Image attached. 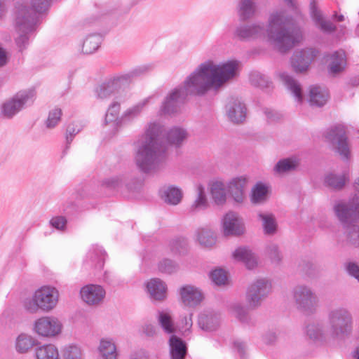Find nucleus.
<instances>
[{
    "instance_id": "7",
    "label": "nucleus",
    "mask_w": 359,
    "mask_h": 359,
    "mask_svg": "<svg viewBox=\"0 0 359 359\" xmlns=\"http://www.w3.org/2000/svg\"><path fill=\"white\" fill-rule=\"evenodd\" d=\"M327 327L331 336L343 334L352 323V315L346 308L339 306L330 309L327 315Z\"/></svg>"
},
{
    "instance_id": "3",
    "label": "nucleus",
    "mask_w": 359,
    "mask_h": 359,
    "mask_svg": "<svg viewBox=\"0 0 359 359\" xmlns=\"http://www.w3.org/2000/svg\"><path fill=\"white\" fill-rule=\"evenodd\" d=\"M161 128L151 123L145 133L135 143L134 161L138 170L145 174L158 171L165 161V147L161 140Z\"/></svg>"
},
{
    "instance_id": "12",
    "label": "nucleus",
    "mask_w": 359,
    "mask_h": 359,
    "mask_svg": "<svg viewBox=\"0 0 359 359\" xmlns=\"http://www.w3.org/2000/svg\"><path fill=\"white\" fill-rule=\"evenodd\" d=\"M62 323L54 316H44L37 319L34 325V330L41 337H53L62 332Z\"/></svg>"
},
{
    "instance_id": "50",
    "label": "nucleus",
    "mask_w": 359,
    "mask_h": 359,
    "mask_svg": "<svg viewBox=\"0 0 359 359\" xmlns=\"http://www.w3.org/2000/svg\"><path fill=\"white\" fill-rule=\"evenodd\" d=\"M266 255L274 264H280L283 258L279 246L276 243H270L266 247Z\"/></svg>"
},
{
    "instance_id": "27",
    "label": "nucleus",
    "mask_w": 359,
    "mask_h": 359,
    "mask_svg": "<svg viewBox=\"0 0 359 359\" xmlns=\"http://www.w3.org/2000/svg\"><path fill=\"white\" fill-rule=\"evenodd\" d=\"M279 77L283 84L293 95L296 100L301 103L303 100V94L299 83L285 72L280 73Z\"/></svg>"
},
{
    "instance_id": "31",
    "label": "nucleus",
    "mask_w": 359,
    "mask_h": 359,
    "mask_svg": "<svg viewBox=\"0 0 359 359\" xmlns=\"http://www.w3.org/2000/svg\"><path fill=\"white\" fill-rule=\"evenodd\" d=\"M196 237L198 243L205 248H210L216 243V235L208 227L198 228L196 231Z\"/></svg>"
},
{
    "instance_id": "11",
    "label": "nucleus",
    "mask_w": 359,
    "mask_h": 359,
    "mask_svg": "<svg viewBox=\"0 0 359 359\" xmlns=\"http://www.w3.org/2000/svg\"><path fill=\"white\" fill-rule=\"evenodd\" d=\"M357 192L348 203H340L334 207L335 212L340 221L344 223L355 220L359 218V177L354 183Z\"/></svg>"
},
{
    "instance_id": "60",
    "label": "nucleus",
    "mask_w": 359,
    "mask_h": 359,
    "mask_svg": "<svg viewBox=\"0 0 359 359\" xmlns=\"http://www.w3.org/2000/svg\"><path fill=\"white\" fill-rule=\"evenodd\" d=\"M348 274L353 276L359 282V266L355 262H348L346 265Z\"/></svg>"
},
{
    "instance_id": "54",
    "label": "nucleus",
    "mask_w": 359,
    "mask_h": 359,
    "mask_svg": "<svg viewBox=\"0 0 359 359\" xmlns=\"http://www.w3.org/2000/svg\"><path fill=\"white\" fill-rule=\"evenodd\" d=\"M210 278L217 285H224L227 283L226 272L222 269L212 271L210 273Z\"/></svg>"
},
{
    "instance_id": "8",
    "label": "nucleus",
    "mask_w": 359,
    "mask_h": 359,
    "mask_svg": "<svg viewBox=\"0 0 359 359\" xmlns=\"http://www.w3.org/2000/svg\"><path fill=\"white\" fill-rule=\"evenodd\" d=\"M271 283L265 278H259L247 288L245 302L249 309H256L271 292Z\"/></svg>"
},
{
    "instance_id": "40",
    "label": "nucleus",
    "mask_w": 359,
    "mask_h": 359,
    "mask_svg": "<svg viewBox=\"0 0 359 359\" xmlns=\"http://www.w3.org/2000/svg\"><path fill=\"white\" fill-rule=\"evenodd\" d=\"M36 359H60L59 352L53 344L43 345L35 349Z\"/></svg>"
},
{
    "instance_id": "45",
    "label": "nucleus",
    "mask_w": 359,
    "mask_h": 359,
    "mask_svg": "<svg viewBox=\"0 0 359 359\" xmlns=\"http://www.w3.org/2000/svg\"><path fill=\"white\" fill-rule=\"evenodd\" d=\"M357 219H356L355 221ZM340 222L342 223L341 221H340ZM353 222H355V220L348 222L346 223L343 222V224L344 225L347 226V231H346L347 242L353 246L358 247L359 246V226L355 224L349 225Z\"/></svg>"
},
{
    "instance_id": "10",
    "label": "nucleus",
    "mask_w": 359,
    "mask_h": 359,
    "mask_svg": "<svg viewBox=\"0 0 359 359\" xmlns=\"http://www.w3.org/2000/svg\"><path fill=\"white\" fill-rule=\"evenodd\" d=\"M34 90H28L17 93L12 99L6 101L2 105V113L6 118H11L19 112L24 106L34 102Z\"/></svg>"
},
{
    "instance_id": "47",
    "label": "nucleus",
    "mask_w": 359,
    "mask_h": 359,
    "mask_svg": "<svg viewBox=\"0 0 359 359\" xmlns=\"http://www.w3.org/2000/svg\"><path fill=\"white\" fill-rule=\"evenodd\" d=\"M232 314L243 323H248L250 320L248 309L241 303H233L230 306Z\"/></svg>"
},
{
    "instance_id": "53",
    "label": "nucleus",
    "mask_w": 359,
    "mask_h": 359,
    "mask_svg": "<svg viewBox=\"0 0 359 359\" xmlns=\"http://www.w3.org/2000/svg\"><path fill=\"white\" fill-rule=\"evenodd\" d=\"M158 270L165 273L171 274L177 271L179 266L172 260L164 259L158 263Z\"/></svg>"
},
{
    "instance_id": "38",
    "label": "nucleus",
    "mask_w": 359,
    "mask_h": 359,
    "mask_svg": "<svg viewBox=\"0 0 359 359\" xmlns=\"http://www.w3.org/2000/svg\"><path fill=\"white\" fill-rule=\"evenodd\" d=\"M348 180V173H344L342 175L329 173L325 176L324 182L325 184L330 188L341 189L344 187Z\"/></svg>"
},
{
    "instance_id": "42",
    "label": "nucleus",
    "mask_w": 359,
    "mask_h": 359,
    "mask_svg": "<svg viewBox=\"0 0 359 359\" xmlns=\"http://www.w3.org/2000/svg\"><path fill=\"white\" fill-rule=\"evenodd\" d=\"M102 42V36L97 34L88 36L82 45V52L91 54L97 50Z\"/></svg>"
},
{
    "instance_id": "2",
    "label": "nucleus",
    "mask_w": 359,
    "mask_h": 359,
    "mask_svg": "<svg viewBox=\"0 0 359 359\" xmlns=\"http://www.w3.org/2000/svg\"><path fill=\"white\" fill-rule=\"evenodd\" d=\"M234 36L246 41L266 39L280 52L291 49L304 38L302 30L294 25L292 19L282 11L269 15L267 28L261 22L243 24L236 27Z\"/></svg>"
},
{
    "instance_id": "5",
    "label": "nucleus",
    "mask_w": 359,
    "mask_h": 359,
    "mask_svg": "<svg viewBox=\"0 0 359 359\" xmlns=\"http://www.w3.org/2000/svg\"><path fill=\"white\" fill-rule=\"evenodd\" d=\"M296 308L306 315H312L318 309L319 299L313 289L305 284L294 286L291 292Z\"/></svg>"
},
{
    "instance_id": "51",
    "label": "nucleus",
    "mask_w": 359,
    "mask_h": 359,
    "mask_svg": "<svg viewBox=\"0 0 359 359\" xmlns=\"http://www.w3.org/2000/svg\"><path fill=\"white\" fill-rule=\"evenodd\" d=\"M64 359H82L83 353L81 348L76 345H68L62 349Z\"/></svg>"
},
{
    "instance_id": "19",
    "label": "nucleus",
    "mask_w": 359,
    "mask_h": 359,
    "mask_svg": "<svg viewBox=\"0 0 359 359\" xmlns=\"http://www.w3.org/2000/svg\"><path fill=\"white\" fill-rule=\"evenodd\" d=\"M226 114L231 121L242 123L246 117L245 104L238 98H231L226 106Z\"/></svg>"
},
{
    "instance_id": "49",
    "label": "nucleus",
    "mask_w": 359,
    "mask_h": 359,
    "mask_svg": "<svg viewBox=\"0 0 359 359\" xmlns=\"http://www.w3.org/2000/svg\"><path fill=\"white\" fill-rule=\"evenodd\" d=\"M249 79L250 83L256 87L264 88L269 87L270 84L269 78L259 72H251Z\"/></svg>"
},
{
    "instance_id": "17",
    "label": "nucleus",
    "mask_w": 359,
    "mask_h": 359,
    "mask_svg": "<svg viewBox=\"0 0 359 359\" xmlns=\"http://www.w3.org/2000/svg\"><path fill=\"white\" fill-rule=\"evenodd\" d=\"M105 290L99 285L90 284L80 290L81 299L88 305L93 306L101 303L105 297Z\"/></svg>"
},
{
    "instance_id": "39",
    "label": "nucleus",
    "mask_w": 359,
    "mask_h": 359,
    "mask_svg": "<svg viewBox=\"0 0 359 359\" xmlns=\"http://www.w3.org/2000/svg\"><path fill=\"white\" fill-rule=\"evenodd\" d=\"M196 198L189 208L191 212H197L203 210L208 206L204 187L202 185H198L196 188Z\"/></svg>"
},
{
    "instance_id": "41",
    "label": "nucleus",
    "mask_w": 359,
    "mask_h": 359,
    "mask_svg": "<svg viewBox=\"0 0 359 359\" xmlns=\"http://www.w3.org/2000/svg\"><path fill=\"white\" fill-rule=\"evenodd\" d=\"M268 187L262 182H257L251 191V201L255 204L265 202L267 199Z\"/></svg>"
},
{
    "instance_id": "9",
    "label": "nucleus",
    "mask_w": 359,
    "mask_h": 359,
    "mask_svg": "<svg viewBox=\"0 0 359 359\" xmlns=\"http://www.w3.org/2000/svg\"><path fill=\"white\" fill-rule=\"evenodd\" d=\"M324 136L326 141L332 145L333 149L341 159L348 160L349 158L350 149L344 128L342 126H337L329 128Z\"/></svg>"
},
{
    "instance_id": "57",
    "label": "nucleus",
    "mask_w": 359,
    "mask_h": 359,
    "mask_svg": "<svg viewBox=\"0 0 359 359\" xmlns=\"http://www.w3.org/2000/svg\"><path fill=\"white\" fill-rule=\"evenodd\" d=\"M125 182V177L122 175L114 176L103 181V185L109 189H116L121 187Z\"/></svg>"
},
{
    "instance_id": "25",
    "label": "nucleus",
    "mask_w": 359,
    "mask_h": 359,
    "mask_svg": "<svg viewBox=\"0 0 359 359\" xmlns=\"http://www.w3.org/2000/svg\"><path fill=\"white\" fill-rule=\"evenodd\" d=\"M247 178L239 177L233 179L229 185V191L236 203H241L245 199L244 188L247 184Z\"/></svg>"
},
{
    "instance_id": "23",
    "label": "nucleus",
    "mask_w": 359,
    "mask_h": 359,
    "mask_svg": "<svg viewBox=\"0 0 359 359\" xmlns=\"http://www.w3.org/2000/svg\"><path fill=\"white\" fill-rule=\"evenodd\" d=\"M170 354L171 359H184L187 353L185 342L180 337L172 335L169 339Z\"/></svg>"
},
{
    "instance_id": "15",
    "label": "nucleus",
    "mask_w": 359,
    "mask_h": 359,
    "mask_svg": "<svg viewBox=\"0 0 359 359\" xmlns=\"http://www.w3.org/2000/svg\"><path fill=\"white\" fill-rule=\"evenodd\" d=\"M222 230L225 236H240L245 231L243 222L236 213L229 212L222 219Z\"/></svg>"
},
{
    "instance_id": "37",
    "label": "nucleus",
    "mask_w": 359,
    "mask_h": 359,
    "mask_svg": "<svg viewBox=\"0 0 359 359\" xmlns=\"http://www.w3.org/2000/svg\"><path fill=\"white\" fill-rule=\"evenodd\" d=\"M330 72L332 74L341 72L345 66V53L342 50L335 51L330 55Z\"/></svg>"
},
{
    "instance_id": "35",
    "label": "nucleus",
    "mask_w": 359,
    "mask_h": 359,
    "mask_svg": "<svg viewBox=\"0 0 359 359\" xmlns=\"http://www.w3.org/2000/svg\"><path fill=\"white\" fill-rule=\"evenodd\" d=\"M121 103L118 101H113L109 106L104 121L106 124L113 123L115 126L122 124L121 123Z\"/></svg>"
},
{
    "instance_id": "6",
    "label": "nucleus",
    "mask_w": 359,
    "mask_h": 359,
    "mask_svg": "<svg viewBox=\"0 0 359 359\" xmlns=\"http://www.w3.org/2000/svg\"><path fill=\"white\" fill-rule=\"evenodd\" d=\"M36 22L33 13H29L26 7L21 6L16 11L15 26L19 36L15 42L20 51L27 46V34L34 30Z\"/></svg>"
},
{
    "instance_id": "16",
    "label": "nucleus",
    "mask_w": 359,
    "mask_h": 359,
    "mask_svg": "<svg viewBox=\"0 0 359 359\" xmlns=\"http://www.w3.org/2000/svg\"><path fill=\"white\" fill-rule=\"evenodd\" d=\"M310 15L317 28L324 33H332L336 31V26L330 20H326L318 6L316 0H311Z\"/></svg>"
},
{
    "instance_id": "22",
    "label": "nucleus",
    "mask_w": 359,
    "mask_h": 359,
    "mask_svg": "<svg viewBox=\"0 0 359 359\" xmlns=\"http://www.w3.org/2000/svg\"><path fill=\"white\" fill-rule=\"evenodd\" d=\"M97 350L103 359H117L118 358L116 346L111 338L100 339Z\"/></svg>"
},
{
    "instance_id": "13",
    "label": "nucleus",
    "mask_w": 359,
    "mask_h": 359,
    "mask_svg": "<svg viewBox=\"0 0 359 359\" xmlns=\"http://www.w3.org/2000/svg\"><path fill=\"white\" fill-rule=\"evenodd\" d=\"M34 299L39 303L41 310L48 312L56 306L59 292L54 287L42 286L35 291Z\"/></svg>"
},
{
    "instance_id": "56",
    "label": "nucleus",
    "mask_w": 359,
    "mask_h": 359,
    "mask_svg": "<svg viewBox=\"0 0 359 359\" xmlns=\"http://www.w3.org/2000/svg\"><path fill=\"white\" fill-rule=\"evenodd\" d=\"M83 128V126L79 122H74L68 125L66 132L67 144H69L73 140L74 137L78 134Z\"/></svg>"
},
{
    "instance_id": "63",
    "label": "nucleus",
    "mask_w": 359,
    "mask_h": 359,
    "mask_svg": "<svg viewBox=\"0 0 359 359\" xmlns=\"http://www.w3.org/2000/svg\"><path fill=\"white\" fill-rule=\"evenodd\" d=\"M278 335L276 332L269 331L264 335V340L267 344H273L276 341Z\"/></svg>"
},
{
    "instance_id": "62",
    "label": "nucleus",
    "mask_w": 359,
    "mask_h": 359,
    "mask_svg": "<svg viewBox=\"0 0 359 359\" xmlns=\"http://www.w3.org/2000/svg\"><path fill=\"white\" fill-rule=\"evenodd\" d=\"M233 346L235 350L240 355L241 358H244L246 348L245 344L241 341H234Z\"/></svg>"
},
{
    "instance_id": "44",
    "label": "nucleus",
    "mask_w": 359,
    "mask_h": 359,
    "mask_svg": "<svg viewBox=\"0 0 359 359\" xmlns=\"http://www.w3.org/2000/svg\"><path fill=\"white\" fill-rule=\"evenodd\" d=\"M198 325L203 330L212 331L219 325V319L215 315L202 314L199 316Z\"/></svg>"
},
{
    "instance_id": "21",
    "label": "nucleus",
    "mask_w": 359,
    "mask_h": 359,
    "mask_svg": "<svg viewBox=\"0 0 359 359\" xmlns=\"http://www.w3.org/2000/svg\"><path fill=\"white\" fill-rule=\"evenodd\" d=\"M152 96H149L140 100L135 104L126 109L121 115V123L131 122L140 116L144 107L150 102Z\"/></svg>"
},
{
    "instance_id": "43",
    "label": "nucleus",
    "mask_w": 359,
    "mask_h": 359,
    "mask_svg": "<svg viewBox=\"0 0 359 359\" xmlns=\"http://www.w3.org/2000/svg\"><path fill=\"white\" fill-rule=\"evenodd\" d=\"M34 345V339L26 334H20L15 341V349L20 353H25Z\"/></svg>"
},
{
    "instance_id": "18",
    "label": "nucleus",
    "mask_w": 359,
    "mask_h": 359,
    "mask_svg": "<svg viewBox=\"0 0 359 359\" xmlns=\"http://www.w3.org/2000/svg\"><path fill=\"white\" fill-rule=\"evenodd\" d=\"M181 302L188 306H196L203 299V294L196 287L185 285L179 289Z\"/></svg>"
},
{
    "instance_id": "52",
    "label": "nucleus",
    "mask_w": 359,
    "mask_h": 359,
    "mask_svg": "<svg viewBox=\"0 0 359 359\" xmlns=\"http://www.w3.org/2000/svg\"><path fill=\"white\" fill-rule=\"evenodd\" d=\"M187 240L184 238H177L170 243V250L175 254H184L187 252Z\"/></svg>"
},
{
    "instance_id": "1",
    "label": "nucleus",
    "mask_w": 359,
    "mask_h": 359,
    "mask_svg": "<svg viewBox=\"0 0 359 359\" xmlns=\"http://www.w3.org/2000/svg\"><path fill=\"white\" fill-rule=\"evenodd\" d=\"M238 68L237 60L220 64L208 60L201 64L182 85L168 93L161 107V113L175 114L189 95H202L210 88L219 89L238 76Z\"/></svg>"
},
{
    "instance_id": "26",
    "label": "nucleus",
    "mask_w": 359,
    "mask_h": 359,
    "mask_svg": "<svg viewBox=\"0 0 359 359\" xmlns=\"http://www.w3.org/2000/svg\"><path fill=\"white\" fill-rule=\"evenodd\" d=\"M233 256L236 260L243 262L250 269H253L257 264V256L248 248L241 247L237 248Z\"/></svg>"
},
{
    "instance_id": "14",
    "label": "nucleus",
    "mask_w": 359,
    "mask_h": 359,
    "mask_svg": "<svg viewBox=\"0 0 359 359\" xmlns=\"http://www.w3.org/2000/svg\"><path fill=\"white\" fill-rule=\"evenodd\" d=\"M317 54L318 51L312 48L297 50L291 59L292 67L297 73L304 72L308 69Z\"/></svg>"
},
{
    "instance_id": "4",
    "label": "nucleus",
    "mask_w": 359,
    "mask_h": 359,
    "mask_svg": "<svg viewBox=\"0 0 359 359\" xmlns=\"http://www.w3.org/2000/svg\"><path fill=\"white\" fill-rule=\"evenodd\" d=\"M151 69V65H142L135 68L126 74L106 79L95 88V94L96 97L101 100L109 99L112 95L118 93L133 77L144 74Z\"/></svg>"
},
{
    "instance_id": "46",
    "label": "nucleus",
    "mask_w": 359,
    "mask_h": 359,
    "mask_svg": "<svg viewBox=\"0 0 359 359\" xmlns=\"http://www.w3.org/2000/svg\"><path fill=\"white\" fill-rule=\"evenodd\" d=\"M50 1L51 0H31L32 9L29 8L25 5L21 4L17 7V11L20 7L25 6L28 9L29 13H33L35 20H36V13H41L46 11L49 8Z\"/></svg>"
},
{
    "instance_id": "29",
    "label": "nucleus",
    "mask_w": 359,
    "mask_h": 359,
    "mask_svg": "<svg viewBox=\"0 0 359 359\" xmlns=\"http://www.w3.org/2000/svg\"><path fill=\"white\" fill-rule=\"evenodd\" d=\"M211 197L217 205H223L226 200V191L224 183L222 181H212L210 184Z\"/></svg>"
},
{
    "instance_id": "32",
    "label": "nucleus",
    "mask_w": 359,
    "mask_h": 359,
    "mask_svg": "<svg viewBox=\"0 0 359 359\" xmlns=\"http://www.w3.org/2000/svg\"><path fill=\"white\" fill-rule=\"evenodd\" d=\"M299 165V161L295 158H287L278 161L273 168L276 175H283L295 170Z\"/></svg>"
},
{
    "instance_id": "61",
    "label": "nucleus",
    "mask_w": 359,
    "mask_h": 359,
    "mask_svg": "<svg viewBox=\"0 0 359 359\" xmlns=\"http://www.w3.org/2000/svg\"><path fill=\"white\" fill-rule=\"evenodd\" d=\"M192 313H189V316H184L182 318L181 325L185 330H189L192 326Z\"/></svg>"
},
{
    "instance_id": "30",
    "label": "nucleus",
    "mask_w": 359,
    "mask_h": 359,
    "mask_svg": "<svg viewBox=\"0 0 359 359\" xmlns=\"http://www.w3.org/2000/svg\"><path fill=\"white\" fill-rule=\"evenodd\" d=\"M256 9L255 0H240L237 8L239 20L244 22L252 18Z\"/></svg>"
},
{
    "instance_id": "58",
    "label": "nucleus",
    "mask_w": 359,
    "mask_h": 359,
    "mask_svg": "<svg viewBox=\"0 0 359 359\" xmlns=\"http://www.w3.org/2000/svg\"><path fill=\"white\" fill-rule=\"evenodd\" d=\"M50 224L57 229L62 230L65 228L67 220L62 216L55 217L50 221Z\"/></svg>"
},
{
    "instance_id": "36",
    "label": "nucleus",
    "mask_w": 359,
    "mask_h": 359,
    "mask_svg": "<svg viewBox=\"0 0 359 359\" xmlns=\"http://www.w3.org/2000/svg\"><path fill=\"white\" fill-rule=\"evenodd\" d=\"M187 133L186 130L180 127L170 128L166 134V138L169 144L175 147L180 146L187 139Z\"/></svg>"
},
{
    "instance_id": "55",
    "label": "nucleus",
    "mask_w": 359,
    "mask_h": 359,
    "mask_svg": "<svg viewBox=\"0 0 359 359\" xmlns=\"http://www.w3.org/2000/svg\"><path fill=\"white\" fill-rule=\"evenodd\" d=\"M62 110L59 108H55L49 112L48 118L46 121V126L48 128H54L60 121Z\"/></svg>"
},
{
    "instance_id": "28",
    "label": "nucleus",
    "mask_w": 359,
    "mask_h": 359,
    "mask_svg": "<svg viewBox=\"0 0 359 359\" xmlns=\"http://www.w3.org/2000/svg\"><path fill=\"white\" fill-rule=\"evenodd\" d=\"M328 91L325 88L318 86H313L309 91V103L311 106L322 107L327 101Z\"/></svg>"
},
{
    "instance_id": "64",
    "label": "nucleus",
    "mask_w": 359,
    "mask_h": 359,
    "mask_svg": "<svg viewBox=\"0 0 359 359\" xmlns=\"http://www.w3.org/2000/svg\"><path fill=\"white\" fill-rule=\"evenodd\" d=\"M264 113L267 117V119L269 121H275L280 118V114L273 110L266 109L264 111Z\"/></svg>"
},
{
    "instance_id": "34",
    "label": "nucleus",
    "mask_w": 359,
    "mask_h": 359,
    "mask_svg": "<svg viewBox=\"0 0 359 359\" xmlns=\"http://www.w3.org/2000/svg\"><path fill=\"white\" fill-rule=\"evenodd\" d=\"M182 196V190L175 186H169L164 188L161 194L162 198L166 203L173 205L180 203Z\"/></svg>"
},
{
    "instance_id": "48",
    "label": "nucleus",
    "mask_w": 359,
    "mask_h": 359,
    "mask_svg": "<svg viewBox=\"0 0 359 359\" xmlns=\"http://www.w3.org/2000/svg\"><path fill=\"white\" fill-rule=\"evenodd\" d=\"M158 323L163 329V330L168 333H173L175 330L173 321L172 320L171 316L164 311H159L158 316Z\"/></svg>"
},
{
    "instance_id": "59",
    "label": "nucleus",
    "mask_w": 359,
    "mask_h": 359,
    "mask_svg": "<svg viewBox=\"0 0 359 359\" xmlns=\"http://www.w3.org/2000/svg\"><path fill=\"white\" fill-rule=\"evenodd\" d=\"M25 308L32 313H36L38 310L40 309L39 303L34 299V294L33 295L32 299L27 300L25 302Z\"/></svg>"
},
{
    "instance_id": "33",
    "label": "nucleus",
    "mask_w": 359,
    "mask_h": 359,
    "mask_svg": "<svg viewBox=\"0 0 359 359\" xmlns=\"http://www.w3.org/2000/svg\"><path fill=\"white\" fill-rule=\"evenodd\" d=\"M258 219L262 222L264 232L267 235H273L277 231V222L275 216L269 212H259Z\"/></svg>"
},
{
    "instance_id": "24",
    "label": "nucleus",
    "mask_w": 359,
    "mask_h": 359,
    "mask_svg": "<svg viewBox=\"0 0 359 359\" xmlns=\"http://www.w3.org/2000/svg\"><path fill=\"white\" fill-rule=\"evenodd\" d=\"M147 289L151 297L155 300L162 301L166 297V285L159 278L151 279L147 283Z\"/></svg>"
},
{
    "instance_id": "20",
    "label": "nucleus",
    "mask_w": 359,
    "mask_h": 359,
    "mask_svg": "<svg viewBox=\"0 0 359 359\" xmlns=\"http://www.w3.org/2000/svg\"><path fill=\"white\" fill-rule=\"evenodd\" d=\"M306 336L312 341H319L327 336H331L329 328L323 323L313 321L309 323L305 327Z\"/></svg>"
}]
</instances>
